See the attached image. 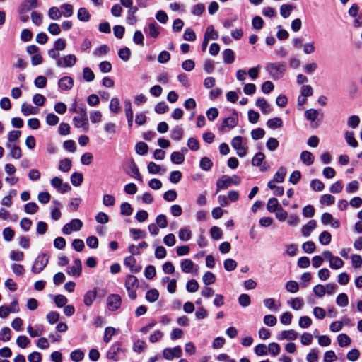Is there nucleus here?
Wrapping results in <instances>:
<instances>
[{"label":"nucleus","instance_id":"c756f323","mask_svg":"<svg viewBox=\"0 0 362 362\" xmlns=\"http://www.w3.org/2000/svg\"><path fill=\"white\" fill-rule=\"evenodd\" d=\"M159 297V292L157 289H151L146 294V299L150 303L156 302Z\"/></svg>","mask_w":362,"mask_h":362},{"label":"nucleus","instance_id":"412c9836","mask_svg":"<svg viewBox=\"0 0 362 362\" xmlns=\"http://www.w3.org/2000/svg\"><path fill=\"white\" fill-rule=\"evenodd\" d=\"M97 291L95 289L86 292L83 297V302L86 306L92 305L94 300L96 298Z\"/></svg>","mask_w":362,"mask_h":362},{"label":"nucleus","instance_id":"f03ea898","mask_svg":"<svg viewBox=\"0 0 362 362\" xmlns=\"http://www.w3.org/2000/svg\"><path fill=\"white\" fill-rule=\"evenodd\" d=\"M266 69L273 79H279L286 70V64L284 62L269 63Z\"/></svg>","mask_w":362,"mask_h":362},{"label":"nucleus","instance_id":"3c124183","mask_svg":"<svg viewBox=\"0 0 362 362\" xmlns=\"http://www.w3.org/2000/svg\"><path fill=\"white\" fill-rule=\"evenodd\" d=\"M179 238L182 241H187L191 238L192 233L187 228H182L179 231Z\"/></svg>","mask_w":362,"mask_h":362},{"label":"nucleus","instance_id":"052dcab7","mask_svg":"<svg viewBox=\"0 0 362 362\" xmlns=\"http://www.w3.org/2000/svg\"><path fill=\"white\" fill-rule=\"evenodd\" d=\"M211 236L214 240H219L221 238L223 232L222 230L218 226H213L210 230Z\"/></svg>","mask_w":362,"mask_h":362},{"label":"nucleus","instance_id":"423d86ee","mask_svg":"<svg viewBox=\"0 0 362 362\" xmlns=\"http://www.w3.org/2000/svg\"><path fill=\"white\" fill-rule=\"evenodd\" d=\"M121 303V297L117 294H111L107 298V306L111 311H114L119 308Z\"/></svg>","mask_w":362,"mask_h":362},{"label":"nucleus","instance_id":"6ab92c4d","mask_svg":"<svg viewBox=\"0 0 362 362\" xmlns=\"http://www.w3.org/2000/svg\"><path fill=\"white\" fill-rule=\"evenodd\" d=\"M37 112L38 110L37 107H35L28 103H23L21 105V112L25 116H28L30 115H36Z\"/></svg>","mask_w":362,"mask_h":362},{"label":"nucleus","instance_id":"f3484780","mask_svg":"<svg viewBox=\"0 0 362 362\" xmlns=\"http://www.w3.org/2000/svg\"><path fill=\"white\" fill-rule=\"evenodd\" d=\"M300 160L306 165H311L315 160L314 156L313 153L308 151H303L300 153Z\"/></svg>","mask_w":362,"mask_h":362},{"label":"nucleus","instance_id":"9b49d317","mask_svg":"<svg viewBox=\"0 0 362 362\" xmlns=\"http://www.w3.org/2000/svg\"><path fill=\"white\" fill-rule=\"evenodd\" d=\"M51 185L56 188L58 192L65 193L68 190V185L66 183H63L62 180L58 177H55L51 180Z\"/></svg>","mask_w":362,"mask_h":362},{"label":"nucleus","instance_id":"338daca9","mask_svg":"<svg viewBox=\"0 0 362 362\" xmlns=\"http://www.w3.org/2000/svg\"><path fill=\"white\" fill-rule=\"evenodd\" d=\"M132 211L131 205L127 202H124L120 205V212L122 215L130 216Z\"/></svg>","mask_w":362,"mask_h":362},{"label":"nucleus","instance_id":"c85d7f7f","mask_svg":"<svg viewBox=\"0 0 362 362\" xmlns=\"http://www.w3.org/2000/svg\"><path fill=\"white\" fill-rule=\"evenodd\" d=\"M286 174V169L284 167H281L279 168L277 172L275 173L274 176V181L278 183H281L284 180V177Z\"/></svg>","mask_w":362,"mask_h":362},{"label":"nucleus","instance_id":"b1692460","mask_svg":"<svg viewBox=\"0 0 362 362\" xmlns=\"http://www.w3.org/2000/svg\"><path fill=\"white\" fill-rule=\"evenodd\" d=\"M344 137L348 145L353 148H356L358 146V141L354 138L353 132L346 131L344 133Z\"/></svg>","mask_w":362,"mask_h":362},{"label":"nucleus","instance_id":"13d9d810","mask_svg":"<svg viewBox=\"0 0 362 362\" xmlns=\"http://www.w3.org/2000/svg\"><path fill=\"white\" fill-rule=\"evenodd\" d=\"M90 119L93 124L101 122L102 113L98 110H93L90 112Z\"/></svg>","mask_w":362,"mask_h":362},{"label":"nucleus","instance_id":"6e6d98bb","mask_svg":"<svg viewBox=\"0 0 362 362\" xmlns=\"http://www.w3.org/2000/svg\"><path fill=\"white\" fill-rule=\"evenodd\" d=\"M119 57L123 61H128L131 56V51L127 47L120 49L118 52Z\"/></svg>","mask_w":362,"mask_h":362},{"label":"nucleus","instance_id":"4c0bfd02","mask_svg":"<svg viewBox=\"0 0 362 362\" xmlns=\"http://www.w3.org/2000/svg\"><path fill=\"white\" fill-rule=\"evenodd\" d=\"M331 239L332 235L327 231H323L319 235V242L323 245H327L329 244V243L331 242Z\"/></svg>","mask_w":362,"mask_h":362},{"label":"nucleus","instance_id":"de8ad7c7","mask_svg":"<svg viewBox=\"0 0 362 362\" xmlns=\"http://www.w3.org/2000/svg\"><path fill=\"white\" fill-rule=\"evenodd\" d=\"M90 13L85 8H81L78 11V18L81 21L87 22L90 19Z\"/></svg>","mask_w":362,"mask_h":362},{"label":"nucleus","instance_id":"a19ab883","mask_svg":"<svg viewBox=\"0 0 362 362\" xmlns=\"http://www.w3.org/2000/svg\"><path fill=\"white\" fill-rule=\"evenodd\" d=\"M319 112L315 109H309L305 112V117L308 120L314 122L317 119Z\"/></svg>","mask_w":362,"mask_h":362},{"label":"nucleus","instance_id":"f257e3e1","mask_svg":"<svg viewBox=\"0 0 362 362\" xmlns=\"http://www.w3.org/2000/svg\"><path fill=\"white\" fill-rule=\"evenodd\" d=\"M66 47V42L65 40L59 38L54 44V48L48 52V55L52 59H57V65L59 67L68 66V55H61L60 52L64 51Z\"/></svg>","mask_w":362,"mask_h":362},{"label":"nucleus","instance_id":"1a4fd4ad","mask_svg":"<svg viewBox=\"0 0 362 362\" xmlns=\"http://www.w3.org/2000/svg\"><path fill=\"white\" fill-rule=\"evenodd\" d=\"M127 173L134 178L142 182V177L135 162L132 160L127 165Z\"/></svg>","mask_w":362,"mask_h":362},{"label":"nucleus","instance_id":"f8f14e48","mask_svg":"<svg viewBox=\"0 0 362 362\" xmlns=\"http://www.w3.org/2000/svg\"><path fill=\"white\" fill-rule=\"evenodd\" d=\"M256 105L259 107L262 112L264 115H267L272 111V106L263 98H259L256 100Z\"/></svg>","mask_w":362,"mask_h":362},{"label":"nucleus","instance_id":"c03bdc74","mask_svg":"<svg viewBox=\"0 0 362 362\" xmlns=\"http://www.w3.org/2000/svg\"><path fill=\"white\" fill-rule=\"evenodd\" d=\"M212 161L207 157H204L201 159L199 166L205 171L209 170L212 167Z\"/></svg>","mask_w":362,"mask_h":362},{"label":"nucleus","instance_id":"49530a36","mask_svg":"<svg viewBox=\"0 0 362 362\" xmlns=\"http://www.w3.org/2000/svg\"><path fill=\"white\" fill-rule=\"evenodd\" d=\"M360 123V118L358 115H351L348 118L347 125L351 129H356Z\"/></svg>","mask_w":362,"mask_h":362},{"label":"nucleus","instance_id":"72a5a7b5","mask_svg":"<svg viewBox=\"0 0 362 362\" xmlns=\"http://www.w3.org/2000/svg\"><path fill=\"white\" fill-rule=\"evenodd\" d=\"M282 119L279 117H274L267 122V125L270 129L280 128L282 126Z\"/></svg>","mask_w":362,"mask_h":362},{"label":"nucleus","instance_id":"4d7b16f0","mask_svg":"<svg viewBox=\"0 0 362 362\" xmlns=\"http://www.w3.org/2000/svg\"><path fill=\"white\" fill-rule=\"evenodd\" d=\"M310 187L315 191L321 192L324 189L325 185L322 181L315 179L311 181Z\"/></svg>","mask_w":362,"mask_h":362},{"label":"nucleus","instance_id":"2eb2a0df","mask_svg":"<svg viewBox=\"0 0 362 362\" xmlns=\"http://www.w3.org/2000/svg\"><path fill=\"white\" fill-rule=\"evenodd\" d=\"M124 264L129 267L132 272L138 273L141 271V267L136 266V259L132 255L127 257L124 259Z\"/></svg>","mask_w":362,"mask_h":362},{"label":"nucleus","instance_id":"2f4dec72","mask_svg":"<svg viewBox=\"0 0 362 362\" xmlns=\"http://www.w3.org/2000/svg\"><path fill=\"white\" fill-rule=\"evenodd\" d=\"M183 136V129L179 126H176L171 130L170 137L173 140L180 141Z\"/></svg>","mask_w":362,"mask_h":362},{"label":"nucleus","instance_id":"ea45409f","mask_svg":"<svg viewBox=\"0 0 362 362\" xmlns=\"http://www.w3.org/2000/svg\"><path fill=\"white\" fill-rule=\"evenodd\" d=\"M51 298H52L58 307H63L67 302L66 298L63 295H50Z\"/></svg>","mask_w":362,"mask_h":362},{"label":"nucleus","instance_id":"20e7f679","mask_svg":"<svg viewBox=\"0 0 362 362\" xmlns=\"http://www.w3.org/2000/svg\"><path fill=\"white\" fill-rule=\"evenodd\" d=\"M48 261L49 257H47L46 254H41L38 255L32 267V272L35 274L41 272L47 266Z\"/></svg>","mask_w":362,"mask_h":362},{"label":"nucleus","instance_id":"9d476101","mask_svg":"<svg viewBox=\"0 0 362 362\" xmlns=\"http://www.w3.org/2000/svg\"><path fill=\"white\" fill-rule=\"evenodd\" d=\"M230 177L228 175H223L216 182V193L221 189H226L231 186Z\"/></svg>","mask_w":362,"mask_h":362},{"label":"nucleus","instance_id":"603ef678","mask_svg":"<svg viewBox=\"0 0 362 362\" xmlns=\"http://www.w3.org/2000/svg\"><path fill=\"white\" fill-rule=\"evenodd\" d=\"M146 348V343L144 341L140 339H137L134 342L133 344V351L136 353H141Z\"/></svg>","mask_w":362,"mask_h":362},{"label":"nucleus","instance_id":"c9c22d12","mask_svg":"<svg viewBox=\"0 0 362 362\" xmlns=\"http://www.w3.org/2000/svg\"><path fill=\"white\" fill-rule=\"evenodd\" d=\"M337 341L341 347L346 346L351 344L350 337L346 334H340L337 337Z\"/></svg>","mask_w":362,"mask_h":362},{"label":"nucleus","instance_id":"680f3d73","mask_svg":"<svg viewBox=\"0 0 362 362\" xmlns=\"http://www.w3.org/2000/svg\"><path fill=\"white\" fill-rule=\"evenodd\" d=\"M11 332L10 328H3L0 332V341H8L11 339Z\"/></svg>","mask_w":362,"mask_h":362},{"label":"nucleus","instance_id":"dca6fc26","mask_svg":"<svg viewBox=\"0 0 362 362\" xmlns=\"http://www.w3.org/2000/svg\"><path fill=\"white\" fill-rule=\"evenodd\" d=\"M38 6L37 0H25L21 5V12H28Z\"/></svg>","mask_w":362,"mask_h":362},{"label":"nucleus","instance_id":"69168bd1","mask_svg":"<svg viewBox=\"0 0 362 362\" xmlns=\"http://www.w3.org/2000/svg\"><path fill=\"white\" fill-rule=\"evenodd\" d=\"M148 147L145 142H139L136 145V151L139 155H145L148 151Z\"/></svg>","mask_w":362,"mask_h":362},{"label":"nucleus","instance_id":"58836bf2","mask_svg":"<svg viewBox=\"0 0 362 362\" xmlns=\"http://www.w3.org/2000/svg\"><path fill=\"white\" fill-rule=\"evenodd\" d=\"M83 226V223L80 219H73L69 222V233L71 231H78Z\"/></svg>","mask_w":362,"mask_h":362},{"label":"nucleus","instance_id":"864d4df0","mask_svg":"<svg viewBox=\"0 0 362 362\" xmlns=\"http://www.w3.org/2000/svg\"><path fill=\"white\" fill-rule=\"evenodd\" d=\"M286 288L287 291L295 293L298 291L299 286L298 284L295 281H288L286 283Z\"/></svg>","mask_w":362,"mask_h":362},{"label":"nucleus","instance_id":"a18cd8bd","mask_svg":"<svg viewBox=\"0 0 362 362\" xmlns=\"http://www.w3.org/2000/svg\"><path fill=\"white\" fill-rule=\"evenodd\" d=\"M223 267L226 271L231 272L237 267V262L234 259L228 258L224 261Z\"/></svg>","mask_w":362,"mask_h":362},{"label":"nucleus","instance_id":"bb28decb","mask_svg":"<svg viewBox=\"0 0 362 362\" xmlns=\"http://www.w3.org/2000/svg\"><path fill=\"white\" fill-rule=\"evenodd\" d=\"M148 35L153 38H156L160 34V27L153 21L148 24Z\"/></svg>","mask_w":362,"mask_h":362},{"label":"nucleus","instance_id":"4468645a","mask_svg":"<svg viewBox=\"0 0 362 362\" xmlns=\"http://www.w3.org/2000/svg\"><path fill=\"white\" fill-rule=\"evenodd\" d=\"M298 337V333L293 330H285L279 334L276 337L278 340L288 339L294 340Z\"/></svg>","mask_w":362,"mask_h":362},{"label":"nucleus","instance_id":"5701e85b","mask_svg":"<svg viewBox=\"0 0 362 362\" xmlns=\"http://www.w3.org/2000/svg\"><path fill=\"white\" fill-rule=\"evenodd\" d=\"M6 147L8 148H10V150H11L10 153H11V156L12 158H13L15 159H18L21 157V156H22L21 149L18 146L8 144L6 145Z\"/></svg>","mask_w":362,"mask_h":362},{"label":"nucleus","instance_id":"393cba45","mask_svg":"<svg viewBox=\"0 0 362 362\" xmlns=\"http://www.w3.org/2000/svg\"><path fill=\"white\" fill-rule=\"evenodd\" d=\"M181 269L184 273H189L192 271L194 264L189 259H185L181 262Z\"/></svg>","mask_w":362,"mask_h":362},{"label":"nucleus","instance_id":"7c9ffc66","mask_svg":"<svg viewBox=\"0 0 362 362\" xmlns=\"http://www.w3.org/2000/svg\"><path fill=\"white\" fill-rule=\"evenodd\" d=\"M71 182L74 186L78 187L81 185L83 180V174L81 173H74L71 175Z\"/></svg>","mask_w":362,"mask_h":362},{"label":"nucleus","instance_id":"8fccbe9b","mask_svg":"<svg viewBox=\"0 0 362 362\" xmlns=\"http://www.w3.org/2000/svg\"><path fill=\"white\" fill-rule=\"evenodd\" d=\"M202 279L206 285H210L215 282L216 276L212 272H207L204 274Z\"/></svg>","mask_w":362,"mask_h":362},{"label":"nucleus","instance_id":"39448f33","mask_svg":"<svg viewBox=\"0 0 362 362\" xmlns=\"http://www.w3.org/2000/svg\"><path fill=\"white\" fill-rule=\"evenodd\" d=\"M238 124V117L237 112H234L232 116L223 119L221 126L219 127V131L223 132L226 129H233Z\"/></svg>","mask_w":362,"mask_h":362},{"label":"nucleus","instance_id":"4be33fe9","mask_svg":"<svg viewBox=\"0 0 362 362\" xmlns=\"http://www.w3.org/2000/svg\"><path fill=\"white\" fill-rule=\"evenodd\" d=\"M82 270V264L80 259H76L74 261V264L71 267V271H69V274H71L74 276H79L81 274Z\"/></svg>","mask_w":362,"mask_h":362},{"label":"nucleus","instance_id":"7ed1b4c3","mask_svg":"<svg viewBox=\"0 0 362 362\" xmlns=\"http://www.w3.org/2000/svg\"><path fill=\"white\" fill-rule=\"evenodd\" d=\"M125 288L127 291L129 297L132 300L136 298V290L139 287V281L137 278L133 275H128L124 283Z\"/></svg>","mask_w":362,"mask_h":362},{"label":"nucleus","instance_id":"cd10ccee","mask_svg":"<svg viewBox=\"0 0 362 362\" xmlns=\"http://www.w3.org/2000/svg\"><path fill=\"white\" fill-rule=\"evenodd\" d=\"M170 160L174 164L180 165L185 161V156L178 151L173 152L170 155Z\"/></svg>","mask_w":362,"mask_h":362},{"label":"nucleus","instance_id":"473e14b6","mask_svg":"<svg viewBox=\"0 0 362 362\" xmlns=\"http://www.w3.org/2000/svg\"><path fill=\"white\" fill-rule=\"evenodd\" d=\"M223 62L225 64H231L234 61V52L230 49H226L223 52Z\"/></svg>","mask_w":362,"mask_h":362},{"label":"nucleus","instance_id":"0eeeda50","mask_svg":"<svg viewBox=\"0 0 362 362\" xmlns=\"http://www.w3.org/2000/svg\"><path fill=\"white\" fill-rule=\"evenodd\" d=\"M74 125L78 127H83L88 122V118L86 115V108L84 107V105L80 109V115L79 116L74 117L73 118Z\"/></svg>","mask_w":362,"mask_h":362},{"label":"nucleus","instance_id":"774afa93","mask_svg":"<svg viewBox=\"0 0 362 362\" xmlns=\"http://www.w3.org/2000/svg\"><path fill=\"white\" fill-rule=\"evenodd\" d=\"M24 210L25 213L33 214L38 210V206L35 202H29L25 205Z\"/></svg>","mask_w":362,"mask_h":362},{"label":"nucleus","instance_id":"aec40b11","mask_svg":"<svg viewBox=\"0 0 362 362\" xmlns=\"http://www.w3.org/2000/svg\"><path fill=\"white\" fill-rule=\"evenodd\" d=\"M125 115L127 119L128 127H132L133 125V111L129 100L125 101Z\"/></svg>","mask_w":362,"mask_h":362},{"label":"nucleus","instance_id":"09e8293b","mask_svg":"<svg viewBox=\"0 0 362 362\" xmlns=\"http://www.w3.org/2000/svg\"><path fill=\"white\" fill-rule=\"evenodd\" d=\"M238 303L242 307H247L251 303V299L249 295L243 293L238 297Z\"/></svg>","mask_w":362,"mask_h":362},{"label":"nucleus","instance_id":"0e129e2a","mask_svg":"<svg viewBox=\"0 0 362 362\" xmlns=\"http://www.w3.org/2000/svg\"><path fill=\"white\" fill-rule=\"evenodd\" d=\"M109 52H110V48L108 47V46L107 45H103L94 51L93 54L95 57H100L104 54H107Z\"/></svg>","mask_w":362,"mask_h":362},{"label":"nucleus","instance_id":"a878e982","mask_svg":"<svg viewBox=\"0 0 362 362\" xmlns=\"http://www.w3.org/2000/svg\"><path fill=\"white\" fill-rule=\"evenodd\" d=\"M281 206L279 204V202L277 199L276 198H270L268 200L267 204V210L271 212L274 213L279 208H281Z\"/></svg>","mask_w":362,"mask_h":362},{"label":"nucleus","instance_id":"37998d69","mask_svg":"<svg viewBox=\"0 0 362 362\" xmlns=\"http://www.w3.org/2000/svg\"><path fill=\"white\" fill-rule=\"evenodd\" d=\"M83 78L87 82L94 80L95 74L89 67H85L83 70Z\"/></svg>","mask_w":362,"mask_h":362},{"label":"nucleus","instance_id":"e433bc0d","mask_svg":"<svg viewBox=\"0 0 362 362\" xmlns=\"http://www.w3.org/2000/svg\"><path fill=\"white\" fill-rule=\"evenodd\" d=\"M344 261L339 257H334L329 262V267L333 269H339L344 266Z\"/></svg>","mask_w":362,"mask_h":362},{"label":"nucleus","instance_id":"5fc2aeb1","mask_svg":"<svg viewBox=\"0 0 362 362\" xmlns=\"http://www.w3.org/2000/svg\"><path fill=\"white\" fill-rule=\"evenodd\" d=\"M204 35L214 40H217L218 37V33L214 30L213 25L207 27Z\"/></svg>","mask_w":362,"mask_h":362},{"label":"nucleus","instance_id":"79ce46f5","mask_svg":"<svg viewBox=\"0 0 362 362\" xmlns=\"http://www.w3.org/2000/svg\"><path fill=\"white\" fill-rule=\"evenodd\" d=\"M293 9V6L291 4H283L280 8V13L283 18H288L291 11Z\"/></svg>","mask_w":362,"mask_h":362},{"label":"nucleus","instance_id":"f704fd0d","mask_svg":"<svg viewBox=\"0 0 362 362\" xmlns=\"http://www.w3.org/2000/svg\"><path fill=\"white\" fill-rule=\"evenodd\" d=\"M109 108L110 111L115 114H117L120 111L119 100L117 98H112L110 100Z\"/></svg>","mask_w":362,"mask_h":362},{"label":"nucleus","instance_id":"ddd939ff","mask_svg":"<svg viewBox=\"0 0 362 362\" xmlns=\"http://www.w3.org/2000/svg\"><path fill=\"white\" fill-rule=\"evenodd\" d=\"M119 349H120L119 343L114 344L113 345L111 346V347L107 351V358L108 359L113 360L115 362L118 361L119 359L117 357V353L119 352Z\"/></svg>","mask_w":362,"mask_h":362},{"label":"nucleus","instance_id":"bf43d9fd","mask_svg":"<svg viewBox=\"0 0 362 362\" xmlns=\"http://www.w3.org/2000/svg\"><path fill=\"white\" fill-rule=\"evenodd\" d=\"M48 16L52 20H57L62 16V12L57 7H52L48 11Z\"/></svg>","mask_w":362,"mask_h":362},{"label":"nucleus","instance_id":"e2e57ef3","mask_svg":"<svg viewBox=\"0 0 362 362\" xmlns=\"http://www.w3.org/2000/svg\"><path fill=\"white\" fill-rule=\"evenodd\" d=\"M337 304L339 306L344 307L346 306L349 303L348 296L346 293H340L336 300Z\"/></svg>","mask_w":362,"mask_h":362},{"label":"nucleus","instance_id":"6e6552de","mask_svg":"<svg viewBox=\"0 0 362 362\" xmlns=\"http://www.w3.org/2000/svg\"><path fill=\"white\" fill-rule=\"evenodd\" d=\"M321 222L324 225H330L333 228H338L340 226L339 221L334 218L333 216L327 212L322 214L321 216Z\"/></svg>","mask_w":362,"mask_h":362},{"label":"nucleus","instance_id":"a211bd4d","mask_svg":"<svg viewBox=\"0 0 362 362\" xmlns=\"http://www.w3.org/2000/svg\"><path fill=\"white\" fill-rule=\"evenodd\" d=\"M317 226V223L315 220H310L308 223L303 226L302 233L305 237H309L312 230H313Z\"/></svg>","mask_w":362,"mask_h":362}]
</instances>
